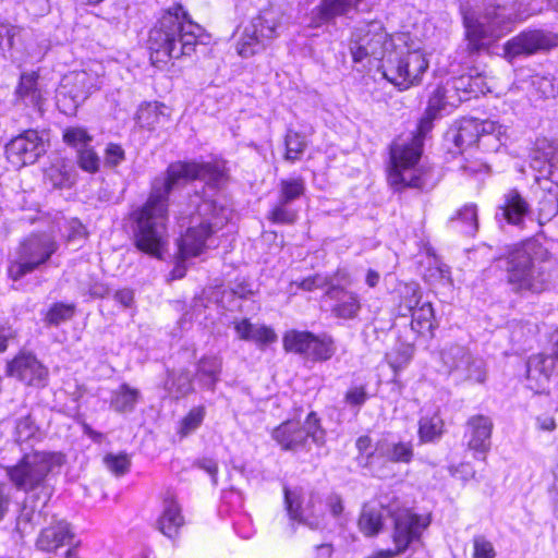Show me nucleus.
<instances>
[{"mask_svg": "<svg viewBox=\"0 0 558 558\" xmlns=\"http://www.w3.org/2000/svg\"><path fill=\"white\" fill-rule=\"evenodd\" d=\"M45 151V142L35 130L25 131L5 146L9 161L16 167L36 162Z\"/></svg>", "mask_w": 558, "mask_h": 558, "instance_id": "nucleus-18", "label": "nucleus"}, {"mask_svg": "<svg viewBox=\"0 0 558 558\" xmlns=\"http://www.w3.org/2000/svg\"><path fill=\"white\" fill-rule=\"evenodd\" d=\"M311 338V331L289 330L282 338L283 348L287 352H292L306 357Z\"/></svg>", "mask_w": 558, "mask_h": 558, "instance_id": "nucleus-38", "label": "nucleus"}, {"mask_svg": "<svg viewBox=\"0 0 558 558\" xmlns=\"http://www.w3.org/2000/svg\"><path fill=\"white\" fill-rule=\"evenodd\" d=\"M206 410L203 405L195 407L181 421L179 433L182 437L195 432L205 418Z\"/></svg>", "mask_w": 558, "mask_h": 558, "instance_id": "nucleus-47", "label": "nucleus"}, {"mask_svg": "<svg viewBox=\"0 0 558 558\" xmlns=\"http://www.w3.org/2000/svg\"><path fill=\"white\" fill-rule=\"evenodd\" d=\"M76 153L77 163L82 170L89 173H95L99 170L100 158L90 145Z\"/></svg>", "mask_w": 558, "mask_h": 558, "instance_id": "nucleus-48", "label": "nucleus"}, {"mask_svg": "<svg viewBox=\"0 0 558 558\" xmlns=\"http://www.w3.org/2000/svg\"><path fill=\"white\" fill-rule=\"evenodd\" d=\"M392 47V38L380 20H362L352 28L349 50L353 62L363 69L372 60L383 63Z\"/></svg>", "mask_w": 558, "mask_h": 558, "instance_id": "nucleus-8", "label": "nucleus"}, {"mask_svg": "<svg viewBox=\"0 0 558 558\" xmlns=\"http://www.w3.org/2000/svg\"><path fill=\"white\" fill-rule=\"evenodd\" d=\"M306 186L303 178L282 179L279 182L278 199L293 204L305 193Z\"/></svg>", "mask_w": 558, "mask_h": 558, "instance_id": "nucleus-40", "label": "nucleus"}, {"mask_svg": "<svg viewBox=\"0 0 558 558\" xmlns=\"http://www.w3.org/2000/svg\"><path fill=\"white\" fill-rule=\"evenodd\" d=\"M114 300L124 307H131L134 302V292L131 289L116 291Z\"/></svg>", "mask_w": 558, "mask_h": 558, "instance_id": "nucleus-63", "label": "nucleus"}, {"mask_svg": "<svg viewBox=\"0 0 558 558\" xmlns=\"http://www.w3.org/2000/svg\"><path fill=\"white\" fill-rule=\"evenodd\" d=\"M104 461L106 466L117 476L128 473L131 466V460L125 453H109L104 458Z\"/></svg>", "mask_w": 558, "mask_h": 558, "instance_id": "nucleus-49", "label": "nucleus"}, {"mask_svg": "<svg viewBox=\"0 0 558 558\" xmlns=\"http://www.w3.org/2000/svg\"><path fill=\"white\" fill-rule=\"evenodd\" d=\"M47 179L53 187L66 189L75 183V174L73 170L61 167H51L47 172Z\"/></svg>", "mask_w": 558, "mask_h": 558, "instance_id": "nucleus-45", "label": "nucleus"}, {"mask_svg": "<svg viewBox=\"0 0 558 558\" xmlns=\"http://www.w3.org/2000/svg\"><path fill=\"white\" fill-rule=\"evenodd\" d=\"M65 458L61 452L33 451L7 468L13 486L26 494L16 519L21 535L31 533L40 523L43 510L54 494L56 477Z\"/></svg>", "mask_w": 558, "mask_h": 558, "instance_id": "nucleus-2", "label": "nucleus"}, {"mask_svg": "<svg viewBox=\"0 0 558 558\" xmlns=\"http://www.w3.org/2000/svg\"><path fill=\"white\" fill-rule=\"evenodd\" d=\"M196 465L208 473L214 484H217L218 464L211 458H202L196 462Z\"/></svg>", "mask_w": 558, "mask_h": 558, "instance_id": "nucleus-58", "label": "nucleus"}, {"mask_svg": "<svg viewBox=\"0 0 558 558\" xmlns=\"http://www.w3.org/2000/svg\"><path fill=\"white\" fill-rule=\"evenodd\" d=\"M442 366L457 384H484L487 368L483 359L475 356L469 348L450 343L440 352Z\"/></svg>", "mask_w": 558, "mask_h": 558, "instance_id": "nucleus-10", "label": "nucleus"}, {"mask_svg": "<svg viewBox=\"0 0 558 558\" xmlns=\"http://www.w3.org/2000/svg\"><path fill=\"white\" fill-rule=\"evenodd\" d=\"M94 88L93 77L86 71L65 74L57 90L59 97L70 99L74 105L84 102Z\"/></svg>", "mask_w": 558, "mask_h": 558, "instance_id": "nucleus-25", "label": "nucleus"}, {"mask_svg": "<svg viewBox=\"0 0 558 558\" xmlns=\"http://www.w3.org/2000/svg\"><path fill=\"white\" fill-rule=\"evenodd\" d=\"M368 398L369 396L365 385H352L345 391L343 402L357 415Z\"/></svg>", "mask_w": 558, "mask_h": 558, "instance_id": "nucleus-44", "label": "nucleus"}, {"mask_svg": "<svg viewBox=\"0 0 558 558\" xmlns=\"http://www.w3.org/2000/svg\"><path fill=\"white\" fill-rule=\"evenodd\" d=\"M13 435L14 440L19 444L39 441L43 437L40 428L31 414L16 420Z\"/></svg>", "mask_w": 558, "mask_h": 558, "instance_id": "nucleus-37", "label": "nucleus"}, {"mask_svg": "<svg viewBox=\"0 0 558 558\" xmlns=\"http://www.w3.org/2000/svg\"><path fill=\"white\" fill-rule=\"evenodd\" d=\"M7 373L29 386L44 387L48 379V369L29 353H22L8 363Z\"/></svg>", "mask_w": 558, "mask_h": 558, "instance_id": "nucleus-21", "label": "nucleus"}, {"mask_svg": "<svg viewBox=\"0 0 558 558\" xmlns=\"http://www.w3.org/2000/svg\"><path fill=\"white\" fill-rule=\"evenodd\" d=\"M326 505L327 507L329 508V511L330 513L335 517V518H338L342 511H343V504H342V499L339 495L337 494H332L330 495L328 498H327V501H326Z\"/></svg>", "mask_w": 558, "mask_h": 558, "instance_id": "nucleus-60", "label": "nucleus"}, {"mask_svg": "<svg viewBox=\"0 0 558 558\" xmlns=\"http://www.w3.org/2000/svg\"><path fill=\"white\" fill-rule=\"evenodd\" d=\"M472 558H496L497 553L493 543L484 535H474Z\"/></svg>", "mask_w": 558, "mask_h": 558, "instance_id": "nucleus-50", "label": "nucleus"}, {"mask_svg": "<svg viewBox=\"0 0 558 558\" xmlns=\"http://www.w3.org/2000/svg\"><path fill=\"white\" fill-rule=\"evenodd\" d=\"M82 430L85 436H87L89 439H92L96 444H100L105 438V435L102 433L95 430L87 423L82 424Z\"/></svg>", "mask_w": 558, "mask_h": 558, "instance_id": "nucleus-64", "label": "nucleus"}, {"mask_svg": "<svg viewBox=\"0 0 558 558\" xmlns=\"http://www.w3.org/2000/svg\"><path fill=\"white\" fill-rule=\"evenodd\" d=\"M284 145V159L290 162H295L301 159L303 153L305 151L308 145V140L306 135L289 129L286 134Z\"/></svg>", "mask_w": 558, "mask_h": 558, "instance_id": "nucleus-39", "label": "nucleus"}, {"mask_svg": "<svg viewBox=\"0 0 558 558\" xmlns=\"http://www.w3.org/2000/svg\"><path fill=\"white\" fill-rule=\"evenodd\" d=\"M405 292L407 294H411V298H405L401 306L411 312L412 329L418 333H424L426 331L433 332L436 326L434 324L435 315L432 304L426 302L418 306L421 295L416 287L407 286Z\"/></svg>", "mask_w": 558, "mask_h": 558, "instance_id": "nucleus-24", "label": "nucleus"}, {"mask_svg": "<svg viewBox=\"0 0 558 558\" xmlns=\"http://www.w3.org/2000/svg\"><path fill=\"white\" fill-rule=\"evenodd\" d=\"M73 533L69 523L60 521L54 525L44 529L37 539V547L44 551H53L59 547L70 544Z\"/></svg>", "mask_w": 558, "mask_h": 558, "instance_id": "nucleus-28", "label": "nucleus"}, {"mask_svg": "<svg viewBox=\"0 0 558 558\" xmlns=\"http://www.w3.org/2000/svg\"><path fill=\"white\" fill-rule=\"evenodd\" d=\"M325 279L318 275L302 279L301 281H292L290 283V293H296V290L313 291L323 287Z\"/></svg>", "mask_w": 558, "mask_h": 558, "instance_id": "nucleus-53", "label": "nucleus"}, {"mask_svg": "<svg viewBox=\"0 0 558 558\" xmlns=\"http://www.w3.org/2000/svg\"><path fill=\"white\" fill-rule=\"evenodd\" d=\"M442 107H427L415 132L396 137L389 145L387 180L395 191L423 190L428 184V169L420 163L424 140L440 117Z\"/></svg>", "mask_w": 558, "mask_h": 558, "instance_id": "nucleus-3", "label": "nucleus"}, {"mask_svg": "<svg viewBox=\"0 0 558 558\" xmlns=\"http://www.w3.org/2000/svg\"><path fill=\"white\" fill-rule=\"evenodd\" d=\"M531 168L542 190L538 215L547 220L558 214V142L537 138L531 153Z\"/></svg>", "mask_w": 558, "mask_h": 558, "instance_id": "nucleus-7", "label": "nucleus"}, {"mask_svg": "<svg viewBox=\"0 0 558 558\" xmlns=\"http://www.w3.org/2000/svg\"><path fill=\"white\" fill-rule=\"evenodd\" d=\"M409 361L410 355L405 351L399 353L397 356H388V363L396 374L399 371L403 369L404 366L409 363Z\"/></svg>", "mask_w": 558, "mask_h": 558, "instance_id": "nucleus-61", "label": "nucleus"}, {"mask_svg": "<svg viewBox=\"0 0 558 558\" xmlns=\"http://www.w3.org/2000/svg\"><path fill=\"white\" fill-rule=\"evenodd\" d=\"M254 327L255 325L247 318L234 322V330L238 333V337L244 341H251Z\"/></svg>", "mask_w": 558, "mask_h": 558, "instance_id": "nucleus-57", "label": "nucleus"}, {"mask_svg": "<svg viewBox=\"0 0 558 558\" xmlns=\"http://www.w3.org/2000/svg\"><path fill=\"white\" fill-rule=\"evenodd\" d=\"M184 524L181 507L173 499H166L162 512L157 521L158 530L167 537L174 538Z\"/></svg>", "mask_w": 558, "mask_h": 558, "instance_id": "nucleus-29", "label": "nucleus"}, {"mask_svg": "<svg viewBox=\"0 0 558 558\" xmlns=\"http://www.w3.org/2000/svg\"><path fill=\"white\" fill-rule=\"evenodd\" d=\"M271 436L283 450L296 451L306 448L308 441L317 446L324 445L326 432L317 413L312 411L304 423L288 420L276 427Z\"/></svg>", "mask_w": 558, "mask_h": 558, "instance_id": "nucleus-11", "label": "nucleus"}, {"mask_svg": "<svg viewBox=\"0 0 558 558\" xmlns=\"http://www.w3.org/2000/svg\"><path fill=\"white\" fill-rule=\"evenodd\" d=\"M14 330L7 324H0V353H3L8 349L9 340L14 338Z\"/></svg>", "mask_w": 558, "mask_h": 558, "instance_id": "nucleus-62", "label": "nucleus"}, {"mask_svg": "<svg viewBox=\"0 0 558 558\" xmlns=\"http://www.w3.org/2000/svg\"><path fill=\"white\" fill-rule=\"evenodd\" d=\"M558 373V356L554 354H535L526 362V379L529 388L535 392L545 390L550 377Z\"/></svg>", "mask_w": 558, "mask_h": 558, "instance_id": "nucleus-23", "label": "nucleus"}, {"mask_svg": "<svg viewBox=\"0 0 558 558\" xmlns=\"http://www.w3.org/2000/svg\"><path fill=\"white\" fill-rule=\"evenodd\" d=\"M163 388L170 397L179 399L193 391L192 377L187 371L168 372Z\"/></svg>", "mask_w": 558, "mask_h": 558, "instance_id": "nucleus-35", "label": "nucleus"}, {"mask_svg": "<svg viewBox=\"0 0 558 558\" xmlns=\"http://www.w3.org/2000/svg\"><path fill=\"white\" fill-rule=\"evenodd\" d=\"M63 141L78 151L92 144L93 136L82 126H69L63 131Z\"/></svg>", "mask_w": 558, "mask_h": 558, "instance_id": "nucleus-43", "label": "nucleus"}, {"mask_svg": "<svg viewBox=\"0 0 558 558\" xmlns=\"http://www.w3.org/2000/svg\"><path fill=\"white\" fill-rule=\"evenodd\" d=\"M557 45V38L539 29L524 31L509 39L504 46L505 57L512 61L539 51L549 50Z\"/></svg>", "mask_w": 558, "mask_h": 558, "instance_id": "nucleus-17", "label": "nucleus"}, {"mask_svg": "<svg viewBox=\"0 0 558 558\" xmlns=\"http://www.w3.org/2000/svg\"><path fill=\"white\" fill-rule=\"evenodd\" d=\"M335 353L336 345L330 335H315L312 332L306 359L314 362H325L330 360Z\"/></svg>", "mask_w": 558, "mask_h": 558, "instance_id": "nucleus-34", "label": "nucleus"}, {"mask_svg": "<svg viewBox=\"0 0 558 558\" xmlns=\"http://www.w3.org/2000/svg\"><path fill=\"white\" fill-rule=\"evenodd\" d=\"M384 526L383 509L364 506L359 519V527L366 536L377 535Z\"/></svg>", "mask_w": 558, "mask_h": 558, "instance_id": "nucleus-36", "label": "nucleus"}, {"mask_svg": "<svg viewBox=\"0 0 558 558\" xmlns=\"http://www.w3.org/2000/svg\"><path fill=\"white\" fill-rule=\"evenodd\" d=\"M203 32L181 4L168 9L149 31L147 47L151 64L165 69L173 59L191 56Z\"/></svg>", "mask_w": 558, "mask_h": 558, "instance_id": "nucleus-4", "label": "nucleus"}, {"mask_svg": "<svg viewBox=\"0 0 558 558\" xmlns=\"http://www.w3.org/2000/svg\"><path fill=\"white\" fill-rule=\"evenodd\" d=\"M523 0H482L474 8L462 7L463 25L471 53L487 49L510 29L517 5Z\"/></svg>", "mask_w": 558, "mask_h": 558, "instance_id": "nucleus-6", "label": "nucleus"}, {"mask_svg": "<svg viewBox=\"0 0 558 558\" xmlns=\"http://www.w3.org/2000/svg\"><path fill=\"white\" fill-rule=\"evenodd\" d=\"M47 92L39 82L37 72H23L20 76L19 85L15 89L17 101L25 105H41L47 100Z\"/></svg>", "mask_w": 558, "mask_h": 558, "instance_id": "nucleus-27", "label": "nucleus"}, {"mask_svg": "<svg viewBox=\"0 0 558 558\" xmlns=\"http://www.w3.org/2000/svg\"><path fill=\"white\" fill-rule=\"evenodd\" d=\"M494 424L490 417L476 414L466 421L464 438L473 456L477 460H485L492 446Z\"/></svg>", "mask_w": 558, "mask_h": 558, "instance_id": "nucleus-20", "label": "nucleus"}, {"mask_svg": "<svg viewBox=\"0 0 558 558\" xmlns=\"http://www.w3.org/2000/svg\"><path fill=\"white\" fill-rule=\"evenodd\" d=\"M284 504L289 517L307 525L312 530L324 525L325 508L322 497L317 493L305 496L301 488L290 489L284 487Z\"/></svg>", "mask_w": 558, "mask_h": 558, "instance_id": "nucleus-15", "label": "nucleus"}, {"mask_svg": "<svg viewBox=\"0 0 558 558\" xmlns=\"http://www.w3.org/2000/svg\"><path fill=\"white\" fill-rule=\"evenodd\" d=\"M20 33L16 26L0 24V47L11 49L14 46V38Z\"/></svg>", "mask_w": 558, "mask_h": 558, "instance_id": "nucleus-55", "label": "nucleus"}, {"mask_svg": "<svg viewBox=\"0 0 558 558\" xmlns=\"http://www.w3.org/2000/svg\"><path fill=\"white\" fill-rule=\"evenodd\" d=\"M222 363L216 355L203 356L196 364L195 380L207 390H214L219 381Z\"/></svg>", "mask_w": 558, "mask_h": 558, "instance_id": "nucleus-31", "label": "nucleus"}, {"mask_svg": "<svg viewBox=\"0 0 558 558\" xmlns=\"http://www.w3.org/2000/svg\"><path fill=\"white\" fill-rule=\"evenodd\" d=\"M535 242H524L508 250L499 259L507 272V282L514 293H542L558 282V264Z\"/></svg>", "mask_w": 558, "mask_h": 558, "instance_id": "nucleus-5", "label": "nucleus"}, {"mask_svg": "<svg viewBox=\"0 0 558 558\" xmlns=\"http://www.w3.org/2000/svg\"><path fill=\"white\" fill-rule=\"evenodd\" d=\"M58 247V243L49 234H31L19 244L14 257L9 260V278L19 281L39 269L48 263Z\"/></svg>", "mask_w": 558, "mask_h": 558, "instance_id": "nucleus-9", "label": "nucleus"}, {"mask_svg": "<svg viewBox=\"0 0 558 558\" xmlns=\"http://www.w3.org/2000/svg\"><path fill=\"white\" fill-rule=\"evenodd\" d=\"M392 541L397 554L416 550L423 545V533L430 525L429 514H418L410 509H401L392 513Z\"/></svg>", "mask_w": 558, "mask_h": 558, "instance_id": "nucleus-14", "label": "nucleus"}, {"mask_svg": "<svg viewBox=\"0 0 558 558\" xmlns=\"http://www.w3.org/2000/svg\"><path fill=\"white\" fill-rule=\"evenodd\" d=\"M233 527L235 533L243 539L251 538L255 533L252 520L246 514H240L233 522Z\"/></svg>", "mask_w": 558, "mask_h": 558, "instance_id": "nucleus-54", "label": "nucleus"}, {"mask_svg": "<svg viewBox=\"0 0 558 558\" xmlns=\"http://www.w3.org/2000/svg\"><path fill=\"white\" fill-rule=\"evenodd\" d=\"M531 205L521 195L517 189H511L506 192L498 204L495 213V219L500 227L504 223L524 228L525 219L531 216Z\"/></svg>", "mask_w": 558, "mask_h": 558, "instance_id": "nucleus-19", "label": "nucleus"}, {"mask_svg": "<svg viewBox=\"0 0 558 558\" xmlns=\"http://www.w3.org/2000/svg\"><path fill=\"white\" fill-rule=\"evenodd\" d=\"M326 301L332 316L339 319L351 320L357 318L362 304L360 295L344 287L331 284L325 292Z\"/></svg>", "mask_w": 558, "mask_h": 558, "instance_id": "nucleus-22", "label": "nucleus"}, {"mask_svg": "<svg viewBox=\"0 0 558 558\" xmlns=\"http://www.w3.org/2000/svg\"><path fill=\"white\" fill-rule=\"evenodd\" d=\"M281 28L280 13L272 8L262 10L244 26L238 41V53L243 58L255 54L265 41L278 36Z\"/></svg>", "mask_w": 558, "mask_h": 558, "instance_id": "nucleus-13", "label": "nucleus"}, {"mask_svg": "<svg viewBox=\"0 0 558 558\" xmlns=\"http://www.w3.org/2000/svg\"><path fill=\"white\" fill-rule=\"evenodd\" d=\"M205 182L203 195L195 193L196 211L180 217L186 230L178 241L181 259L202 254L210 235L230 219L231 208L214 194L221 187L226 173L218 165L178 161L170 163L163 177H157L144 204L130 213V223L135 247L151 257L161 259L168 245L167 222L170 197L192 180Z\"/></svg>", "mask_w": 558, "mask_h": 558, "instance_id": "nucleus-1", "label": "nucleus"}, {"mask_svg": "<svg viewBox=\"0 0 558 558\" xmlns=\"http://www.w3.org/2000/svg\"><path fill=\"white\" fill-rule=\"evenodd\" d=\"M448 227L458 233L473 236L478 229L477 206L474 203L465 204L454 216L448 220Z\"/></svg>", "mask_w": 558, "mask_h": 558, "instance_id": "nucleus-30", "label": "nucleus"}, {"mask_svg": "<svg viewBox=\"0 0 558 558\" xmlns=\"http://www.w3.org/2000/svg\"><path fill=\"white\" fill-rule=\"evenodd\" d=\"M428 68V61L418 50L391 51L379 65L383 76L400 88L416 83Z\"/></svg>", "mask_w": 558, "mask_h": 558, "instance_id": "nucleus-12", "label": "nucleus"}, {"mask_svg": "<svg viewBox=\"0 0 558 558\" xmlns=\"http://www.w3.org/2000/svg\"><path fill=\"white\" fill-rule=\"evenodd\" d=\"M362 0H322L314 10L319 23L333 21L337 16L345 15L351 9L356 8Z\"/></svg>", "mask_w": 558, "mask_h": 558, "instance_id": "nucleus-32", "label": "nucleus"}, {"mask_svg": "<svg viewBox=\"0 0 558 558\" xmlns=\"http://www.w3.org/2000/svg\"><path fill=\"white\" fill-rule=\"evenodd\" d=\"M140 399V390L124 383L111 392L110 408L118 413H131Z\"/></svg>", "mask_w": 558, "mask_h": 558, "instance_id": "nucleus-33", "label": "nucleus"}, {"mask_svg": "<svg viewBox=\"0 0 558 558\" xmlns=\"http://www.w3.org/2000/svg\"><path fill=\"white\" fill-rule=\"evenodd\" d=\"M299 210L293 204L277 199L268 213V219L277 225H292L296 221Z\"/></svg>", "mask_w": 558, "mask_h": 558, "instance_id": "nucleus-41", "label": "nucleus"}, {"mask_svg": "<svg viewBox=\"0 0 558 558\" xmlns=\"http://www.w3.org/2000/svg\"><path fill=\"white\" fill-rule=\"evenodd\" d=\"M277 339L278 337L272 328L265 325H255L251 341H254L259 347H264L276 342Z\"/></svg>", "mask_w": 558, "mask_h": 558, "instance_id": "nucleus-51", "label": "nucleus"}, {"mask_svg": "<svg viewBox=\"0 0 558 558\" xmlns=\"http://www.w3.org/2000/svg\"><path fill=\"white\" fill-rule=\"evenodd\" d=\"M125 159L124 149L119 144L110 143L105 149V166L108 168L118 167Z\"/></svg>", "mask_w": 558, "mask_h": 558, "instance_id": "nucleus-52", "label": "nucleus"}, {"mask_svg": "<svg viewBox=\"0 0 558 558\" xmlns=\"http://www.w3.org/2000/svg\"><path fill=\"white\" fill-rule=\"evenodd\" d=\"M10 504L11 489L4 484H0V521L4 518L5 513L8 512Z\"/></svg>", "mask_w": 558, "mask_h": 558, "instance_id": "nucleus-59", "label": "nucleus"}, {"mask_svg": "<svg viewBox=\"0 0 558 558\" xmlns=\"http://www.w3.org/2000/svg\"><path fill=\"white\" fill-rule=\"evenodd\" d=\"M75 313L73 304L54 303L46 314V323L51 326H59L70 320Z\"/></svg>", "mask_w": 558, "mask_h": 558, "instance_id": "nucleus-46", "label": "nucleus"}, {"mask_svg": "<svg viewBox=\"0 0 558 558\" xmlns=\"http://www.w3.org/2000/svg\"><path fill=\"white\" fill-rule=\"evenodd\" d=\"M444 423L439 415L423 416L420 420L418 435L422 441L428 442L439 438Z\"/></svg>", "mask_w": 558, "mask_h": 558, "instance_id": "nucleus-42", "label": "nucleus"}, {"mask_svg": "<svg viewBox=\"0 0 558 558\" xmlns=\"http://www.w3.org/2000/svg\"><path fill=\"white\" fill-rule=\"evenodd\" d=\"M480 126V120L462 118L447 131L445 138L462 151L481 141Z\"/></svg>", "mask_w": 558, "mask_h": 558, "instance_id": "nucleus-26", "label": "nucleus"}, {"mask_svg": "<svg viewBox=\"0 0 558 558\" xmlns=\"http://www.w3.org/2000/svg\"><path fill=\"white\" fill-rule=\"evenodd\" d=\"M414 457L411 441H402L392 435H384L367 454V465L372 469L385 468L386 463H410Z\"/></svg>", "mask_w": 558, "mask_h": 558, "instance_id": "nucleus-16", "label": "nucleus"}, {"mask_svg": "<svg viewBox=\"0 0 558 558\" xmlns=\"http://www.w3.org/2000/svg\"><path fill=\"white\" fill-rule=\"evenodd\" d=\"M480 123L481 141L487 136H494L496 140L500 141V136L505 132L501 124L489 120H483L480 121Z\"/></svg>", "mask_w": 558, "mask_h": 558, "instance_id": "nucleus-56", "label": "nucleus"}]
</instances>
